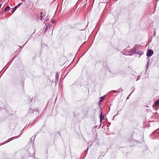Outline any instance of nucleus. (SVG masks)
Masks as SVG:
<instances>
[{"instance_id": "ddd939ff", "label": "nucleus", "mask_w": 159, "mask_h": 159, "mask_svg": "<svg viewBox=\"0 0 159 159\" xmlns=\"http://www.w3.org/2000/svg\"><path fill=\"white\" fill-rule=\"evenodd\" d=\"M159 104V98L155 103V105H157Z\"/></svg>"}, {"instance_id": "0eeeda50", "label": "nucleus", "mask_w": 159, "mask_h": 159, "mask_svg": "<svg viewBox=\"0 0 159 159\" xmlns=\"http://www.w3.org/2000/svg\"><path fill=\"white\" fill-rule=\"evenodd\" d=\"M102 112H101L100 115V122H101L103 120L104 118V116L102 115Z\"/></svg>"}, {"instance_id": "9d476101", "label": "nucleus", "mask_w": 159, "mask_h": 159, "mask_svg": "<svg viewBox=\"0 0 159 159\" xmlns=\"http://www.w3.org/2000/svg\"><path fill=\"white\" fill-rule=\"evenodd\" d=\"M105 96H103L102 97H100L99 102H101L102 101V100H103L105 98Z\"/></svg>"}, {"instance_id": "6e6552de", "label": "nucleus", "mask_w": 159, "mask_h": 159, "mask_svg": "<svg viewBox=\"0 0 159 159\" xmlns=\"http://www.w3.org/2000/svg\"><path fill=\"white\" fill-rule=\"evenodd\" d=\"M10 7L9 6H7L4 9L5 12L9 11L10 10Z\"/></svg>"}, {"instance_id": "1a4fd4ad", "label": "nucleus", "mask_w": 159, "mask_h": 159, "mask_svg": "<svg viewBox=\"0 0 159 159\" xmlns=\"http://www.w3.org/2000/svg\"><path fill=\"white\" fill-rule=\"evenodd\" d=\"M50 27V26L49 25H48L47 26H46L45 29L44 30V33H46L48 29V28H49Z\"/></svg>"}, {"instance_id": "f3484780", "label": "nucleus", "mask_w": 159, "mask_h": 159, "mask_svg": "<svg viewBox=\"0 0 159 159\" xmlns=\"http://www.w3.org/2000/svg\"><path fill=\"white\" fill-rule=\"evenodd\" d=\"M41 16H40V20H42L43 19V16H42V12L41 13Z\"/></svg>"}, {"instance_id": "393cba45", "label": "nucleus", "mask_w": 159, "mask_h": 159, "mask_svg": "<svg viewBox=\"0 0 159 159\" xmlns=\"http://www.w3.org/2000/svg\"><path fill=\"white\" fill-rule=\"evenodd\" d=\"M154 105H152V107H153V108H154Z\"/></svg>"}, {"instance_id": "a211bd4d", "label": "nucleus", "mask_w": 159, "mask_h": 159, "mask_svg": "<svg viewBox=\"0 0 159 159\" xmlns=\"http://www.w3.org/2000/svg\"><path fill=\"white\" fill-rule=\"evenodd\" d=\"M89 149V148H88L86 149V150L84 152V153L86 154V155L87 154V151Z\"/></svg>"}, {"instance_id": "cd10ccee", "label": "nucleus", "mask_w": 159, "mask_h": 159, "mask_svg": "<svg viewBox=\"0 0 159 159\" xmlns=\"http://www.w3.org/2000/svg\"><path fill=\"white\" fill-rule=\"evenodd\" d=\"M155 33H154V35H155Z\"/></svg>"}, {"instance_id": "a878e982", "label": "nucleus", "mask_w": 159, "mask_h": 159, "mask_svg": "<svg viewBox=\"0 0 159 159\" xmlns=\"http://www.w3.org/2000/svg\"><path fill=\"white\" fill-rule=\"evenodd\" d=\"M121 89V91H123V90H122V89Z\"/></svg>"}, {"instance_id": "bb28decb", "label": "nucleus", "mask_w": 159, "mask_h": 159, "mask_svg": "<svg viewBox=\"0 0 159 159\" xmlns=\"http://www.w3.org/2000/svg\"><path fill=\"white\" fill-rule=\"evenodd\" d=\"M115 116H116L115 115V116H114V117L113 118V119H114V117H115Z\"/></svg>"}, {"instance_id": "f8f14e48", "label": "nucleus", "mask_w": 159, "mask_h": 159, "mask_svg": "<svg viewBox=\"0 0 159 159\" xmlns=\"http://www.w3.org/2000/svg\"><path fill=\"white\" fill-rule=\"evenodd\" d=\"M111 93H119V92L118 91H116V90H112L110 92Z\"/></svg>"}, {"instance_id": "5701e85b", "label": "nucleus", "mask_w": 159, "mask_h": 159, "mask_svg": "<svg viewBox=\"0 0 159 159\" xmlns=\"http://www.w3.org/2000/svg\"><path fill=\"white\" fill-rule=\"evenodd\" d=\"M139 77L136 80V81H138V80H139Z\"/></svg>"}, {"instance_id": "f257e3e1", "label": "nucleus", "mask_w": 159, "mask_h": 159, "mask_svg": "<svg viewBox=\"0 0 159 159\" xmlns=\"http://www.w3.org/2000/svg\"><path fill=\"white\" fill-rule=\"evenodd\" d=\"M129 52L134 54H139L140 56L142 55L143 53L142 51L136 50L135 48L130 50Z\"/></svg>"}, {"instance_id": "b1692460", "label": "nucleus", "mask_w": 159, "mask_h": 159, "mask_svg": "<svg viewBox=\"0 0 159 159\" xmlns=\"http://www.w3.org/2000/svg\"><path fill=\"white\" fill-rule=\"evenodd\" d=\"M157 130H155L154 132H153L152 133V134H154V132H155V131H156Z\"/></svg>"}, {"instance_id": "6ab92c4d", "label": "nucleus", "mask_w": 159, "mask_h": 159, "mask_svg": "<svg viewBox=\"0 0 159 159\" xmlns=\"http://www.w3.org/2000/svg\"><path fill=\"white\" fill-rule=\"evenodd\" d=\"M34 153V151L33 153H30L29 156H32Z\"/></svg>"}, {"instance_id": "2eb2a0df", "label": "nucleus", "mask_w": 159, "mask_h": 159, "mask_svg": "<svg viewBox=\"0 0 159 159\" xmlns=\"http://www.w3.org/2000/svg\"><path fill=\"white\" fill-rule=\"evenodd\" d=\"M149 65V61H148L147 63L146 67V71L147 70Z\"/></svg>"}, {"instance_id": "c85d7f7f", "label": "nucleus", "mask_w": 159, "mask_h": 159, "mask_svg": "<svg viewBox=\"0 0 159 159\" xmlns=\"http://www.w3.org/2000/svg\"><path fill=\"white\" fill-rule=\"evenodd\" d=\"M29 152H30L29 151H28V153H29Z\"/></svg>"}, {"instance_id": "7ed1b4c3", "label": "nucleus", "mask_w": 159, "mask_h": 159, "mask_svg": "<svg viewBox=\"0 0 159 159\" xmlns=\"http://www.w3.org/2000/svg\"><path fill=\"white\" fill-rule=\"evenodd\" d=\"M59 74L58 72H57L56 74L55 83L56 84H57L59 80Z\"/></svg>"}, {"instance_id": "f03ea898", "label": "nucleus", "mask_w": 159, "mask_h": 159, "mask_svg": "<svg viewBox=\"0 0 159 159\" xmlns=\"http://www.w3.org/2000/svg\"><path fill=\"white\" fill-rule=\"evenodd\" d=\"M153 52L152 50H148L147 53V56L148 57H150L153 54Z\"/></svg>"}, {"instance_id": "39448f33", "label": "nucleus", "mask_w": 159, "mask_h": 159, "mask_svg": "<svg viewBox=\"0 0 159 159\" xmlns=\"http://www.w3.org/2000/svg\"><path fill=\"white\" fill-rule=\"evenodd\" d=\"M20 136V135H19L13 138H10V139H9L7 140L5 142V143H8V142H9V141L12 140L14 139H17V138H19V137Z\"/></svg>"}, {"instance_id": "9b49d317", "label": "nucleus", "mask_w": 159, "mask_h": 159, "mask_svg": "<svg viewBox=\"0 0 159 159\" xmlns=\"http://www.w3.org/2000/svg\"><path fill=\"white\" fill-rule=\"evenodd\" d=\"M17 9L16 7H14V8H13L11 11L12 13H14L16 10Z\"/></svg>"}, {"instance_id": "dca6fc26", "label": "nucleus", "mask_w": 159, "mask_h": 159, "mask_svg": "<svg viewBox=\"0 0 159 159\" xmlns=\"http://www.w3.org/2000/svg\"><path fill=\"white\" fill-rule=\"evenodd\" d=\"M134 89L133 90V91L128 96L127 98V99H128L129 98L130 95H131V94L134 91Z\"/></svg>"}, {"instance_id": "423d86ee", "label": "nucleus", "mask_w": 159, "mask_h": 159, "mask_svg": "<svg viewBox=\"0 0 159 159\" xmlns=\"http://www.w3.org/2000/svg\"><path fill=\"white\" fill-rule=\"evenodd\" d=\"M36 137V135L34 137H33L30 139V144L33 145L34 143V139Z\"/></svg>"}, {"instance_id": "412c9836", "label": "nucleus", "mask_w": 159, "mask_h": 159, "mask_svg": "<svg viewBox=\"0 0 159 159\" xmlns=\"http://www.w3.org/2000/svg\"><path fill=\"white\" fill-rule=\"evenodd\" d=\"M122 75V76H125V73H122L121 74Z\"/></svg>"}, {"instance_id": "aec40b11", "label": "nucleus", "mask_w": 159, "mask_h": 159, "mask_svg": "<svg viewBox=\"0 0 159 159\" xmlns=\"http://www.w3.org/2000/svg\"><path fill=\"white\" fill-rule=\"evenodd\" d=\"M55 20H52V23H55Z\"/></svg>"}, {"instance_id": "4be33fe9", "label": "nucleus", "mask_w": 159, "mask_h": 159, "mask_svg": "<svg viewBox=\"0 0 159 159\" xmlns=\"http://www.w3.org/2000/svg\"><path fill=\"white\" fill-rule=\"evenodd\" d=\"M92 145H89V147H88V148H90V147Z\"/></svg>"}, {"instance_id": "4468645a", "label": "nucleus", "mask_w": 159, "mask_h": 159, "mask_svg": "<svg viewBox=\"0 0 159 159\" xmlns=\"http://www.w3.org/2000/svg\"><path fill=\"white\" fill-rule=\"evenodd\" d=\"M22 3L21 2L18 4L17 5L15 6V7H16V8L17 9L18 7H19L22 4Z\"/></svg>"}, {"instance_id": "20e7f679", "label": "nucleus", "mask_w": 159, "mask_h": 159, "mask_svg": "<svg viewBox=\"0 0 159 159\" xmlns=\"http://www.w3.org/2000/svg\"><path fill=\"white\" fill-rule=\"evenodd\" d=\"M35 112V114L36 115H38L39 113V112L38 111H33L32 109L31 108H30L29 109V112L30 113H33L34 114V112Z\"/></svg>"}]
</instances>
